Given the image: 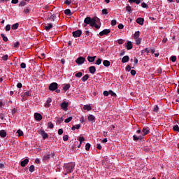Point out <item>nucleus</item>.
Wrapping results in <instances>:
<instances>
[{"label":"nucleus","mask_w":179,"mask_h":179,"mask_svg":"<svg viewBox=\"0 0 179 179\" xmlns=\"http://www.w3.org/2000/svg\"><path fill=\"white\" fill-rule=\"evenodd\" d=\"M118 44H124V41L123 39H119L117 40Z\"/></svg>","instance_id":"obj_55"},{"label":"nucleus","mask_w":179,"mask_h":179,"mask_svg":"<svg viewBox=\"0 0 179 179\" xmlns=\"http://www.w3.org/2000/svg\"><path fill=\"white\" fill-rule=\"evenodd\" d=\"M56 19L57 15L54 14L48 17V20H49L50 22H55Z\"/></svg>","instance_id":"obj_14"},{"label":"nucleus","mask_w":179,"mask_h":179,"mask_svg":"<svg viewBox=\"0 0 179 179\" xmlns=\"http://www.w3.org/2000/svg\"><path fill=\"white\" fill-rule=\"evenodd\" d=\"M89 74H86L85 75L83 78H82V80L83 82H86L87 80V79H89Z\"/></svg>","instance_id":"obj_29"},{"label":"nucleus","mask_w":179,"mask_h":179,"mask_svg":"<svg viewBox=\"0 0 179 179\" xmlns=\"http://www.w3.org/2000/svg\"><path fill=\"white\" fill-rule=\"evenodd\" d=\"M51 29H52V24H48L45 27V30H50Z\"/></svg>","instance_id":"obj_32"},{"label":"nucleus","mask_w":179,"mask_h":179,"mask_svg":"<svg viewBox=\"0 0 179 179\" xmlns=\"http://www.w3.org/2000/svg\"><path fill=\"white\" fill-rule=\"evenodd\" d=\"M69 89H71V85L70 84H66L63 87V90H64V92H66L67 90H69Z\"/></svg>","instance_id":"obj_22"},{"label":"nucleus","mask_w":179,"mask_h":179,"mask_svg":"<svg viewBox=\"0 0 179 179\" xmlns=\"http://www.w3.org/2000/svg\"><path fill=\"white\" fill-rule=\"evenodd\" d=\"M64 13H65V15H67V16H71V15H72V13L71 12V10L69 9L65 10Z\"/></svg>","instance_id":"obj_30"},{"label":"nucleus","mask_w":179,"mask_h":179,"mask_svg":"<svg viewBox=\"0 0 179 179\" xmlns=\"http://www.w3.org/2000/svg\"><path fill=\"white\" fill-rule=\"evenodd\" d=\"M80 128V124H76V126H73L71 129L72 131H75V129H79Z\"/></svg>","instance_id":"obj_31"},{"label":"nucleus","mask_w":179,"mask_h":179,"mask_svg":"<svg viewBox=\"0 0 179 179\" xmlns=\"http://www.w3.org/2000/svg\"><path fill=\"white\" fill-rule=\"evenodd\" d=\"M59 135H62L64 134V130L62 129H59L58 130Z\"/></svg>","instance_id":"obj_56"},{"label":"nucleus","mask_w":179,"mask_h":179,"mask_svg":"<svg viewBox=\"0 0 179 179\" xmlns=\"http://www.w3.org/2000/svg\"><path fill=\"white\" fill-rule=\"evenodd\" d=\"M68 106H69V103L64 101L61 103V108H62L64 111H68Z\"/></svg>","instance_id":"obj_6"},{"label":"nucleus","mask_w":179,"mask_h":179,"mask_svg":"<svg viewBox=\"0 0 179 179\" xmlns=\"http://www.w3.org/2000/svg\"><path fill=\"white\" fill-rule=\"evenodd\" d=\"M24 96H27V97H30V96H31V91H27L24 93Z\"/></svg>","instance_id":"obj_33"},{"label":"nucleus","mask_w":179,"mask_h":179,"mask_svg":"<svg viewBox=\"0 0 179 179\" xmlns=\"http://www.w3.org/2000/svg\"><path fill=\"white\" fill-rule=\"evenodd\" d=\"M103 60L101 59H98L96 61V65H100L101 64V62Z\"/></svg>","instance_id":"obj_45"},{"label":"nucleus","mask_w":179,"mask_h":179,"mask_svg":"<svg viewBox=\"0 0 179 179\" xmlns=\"http://www.w3.org/2000/svg\"><path fill=\"white\" fill-rule=\"evenodd\" d=\"M129 2L130 3H134V2L137 5H139V3H141V0H129Z\"/></svg>","instance_id":"obj_23"},{"label":"nucleus","mask_w":179,"mask_h":179,"mask_svg":"<svg viewBox=\"0 0 179 179\" xmlns=\"http://www.w3.org/2000/svg\"><path fill=\"white\" fill-rule=\"evenodd\" d=\"M1 36L2 37L3 41H6V42L8 41V37L5 36V34H1Z\"/></svg>","instance_id":"obj_37"},{"label":"nucleus","mask_w":179,"mask_h":179,"mask_svg":"<svg viewBox=\"0 0 179 179\" xmlns=\"http://www.w3.org/2000/svg\"><path fill=\"white\" fill-rule=\"evenodd\" d=\"M0 136H1V138H6V131L1 130L0 131Z\"/></svg>","instance_id":"obj_20"},{"label":"nucleus","mask_w":179,"mask_h":179,"mask_svg":"<svg viewBox=\"0 0 179 179\" xmlns=\"http://www.w3.org/2000/svg\"><path fill=\"white\" fill-rule=\"evenodd\" d=\"M85 150H90V143H87L85 145Z\"/></svg>","instance_id":"obj_48"},{"label":"nucleus","mask_w":179,"mask_h":179,"mask_svg":"<svg viewBox=\"0 0 179 179\" xmlns=\"http://www.w3.org/2000/svg\"><path fill=\"white\" fill-rule=\"evenodd\" d=\"M20 6H26V2L24 1H21L20 3Z\"/></svg>","instance_id":"obj_62"},{"label":"nucleus","mask_w":179,"mask_h":179,"mask_svg":"<svg viewBox=\"0 0 179 179\" xmlns=\"http://www.w3.org/2000/svg\"><path fill=\"white\" fill-rule=\"evenodd\" d=\"M139 36H141V32L139 31H137L135 32L134 37V38H139Z\"/></svg>","instance_id":"obj_26"},{"label":"nucleus","mask_w":179,"mask_h":179,"mask_svg":"<svg viewBox=\"0 0 179 179\" xmlns=\"http://www.w3.org/2000/svg\"><path fill=\"white\" fill-rule=\"evenodd\" d=\"M96 149H99V150H101V149H102L101 144L98 143L96 145Z\"/></svg>","instance_id":"obj_58"},{"label":"nucleus","mask_w":179,"mask_h":179,"mask_svg":"<svg viewBox=\"0 0 179 179\" xmlns=\"http://www.w3.org/2000/svg\"><path fill=\"white\" fill-rule=\"evenodd\" d=\"M29 163V159H25L23 161L21 162V166L22 167H26V165Z\"/></svg>","instance_id":"obj_15"},{"label":"nucleus","mask_w":179,"mask_h":179,"mask_svg":"<svg viewBox=\"0 0 179 179\" xmlns=\"http://www.w3.org/2000/svg\"><path fill=\"white\" fill-rule=\"evenodd\" d=\"M173 131H176L177 132H179V127H178V125H175L173 127Z\"/></svg>","instance_id":"obj_47"},{"label":"nucleus","mask_w":179,"mask_h":179,"mask_svg":"<svg viewBox=\"0 0 179 179\" xmlns=\"http://www.w3.org/2000/svg\"><path fill=\"white\" fill-rule=\"evenodd\" d=\"M103 65H104V66L108 67L110 66V61L108 60H104L103 62Z\"/></svg>","instance_id":"obj_25"},{"label":"nucleus","mask_w":179,"mask_h":179,"mask_svg":"<svg viewBox=\"0 0 179 179\" xmlns=\"http://www.w3.org/2000/svg\"><path fill=\"white\" fill-rule=\"evenodd\" d=\"M93 27H95V29H100V27H101L100 24H96V20H95V22L93 25Z\"/></svg>","instance_id":"obj_43"},{"label":"nucleus","mask_w":179,"mask_h":179,"mask_svg":"<svg viewBox=\"0 0 179 179\" xmlns=\"http://www.w3.org/2000/svg\"><path fill=\"white\" fill-rule=\"evenodd\" d=\"M79 142L80 143H82V142H85V137H80Z\"/></svg>","instance_id":"obj_54"},{"label":"nucleus","mask_w":179,"mask_h":179,"mask_svg":"<svg viewBox=\"0 0 179 179\" xmlns=\"http://www.w3.org/2000/svg\"><path fill=\"white\" fill-rule=\"evenodd\" d=\"M20 68H22V69H24L26 68V63H21Z\"/></svg>","instance_id":"obj_49"},{"label":"nucleus","mask_w":179,"mask_h":179,"mask_svg":"<svg viewBox=\"0 0 179 179\" xmlns=\"http://www.w3.org/2000/svg\"><path fill=\"white\" fill-rule=\"evenodd\" d=\"M135 41H136V45H139V44H141L142 40H141V38H134Z\"/></svg>","instance_id":"obj_27"},{"label":"nucleus","mask_w":179,"mask_h":179,"mask_svg":"<svg viewBox=\"0 0 179 179\" xmlns=\"http://www.w3.org/2000/svg\"><path fill=\"white\" fill-rule=\"evenodd\" d=\"M76 64L78 65H83V64H85V57H80L76 60Z\"/></svg>","instance_id":"obj_7"},{"label":"nucleus","mask_w":179,"mask_h":179,"mask_svg":"<svg viewBox=\"0 0 179 179\" xmlns=\"http://www.w3.org/2000/svg\"><path fill=\"white\" fill-rule=\"evenodd\" d=\"M20 45V43H19V42H15V43H14V47L15 48H17V47H19Z\"/></svg>","instance_id":"obj_52"},{"label":"nucleus","mask_w":179,"mask_h":179,"mask_svg":"<svg viewBox=\"0 0 179 179\" xmlns=\"http://www.w3.org/2000/svg\"><path fill=\"white\" fill-rule=\"evenodd\" d=\"M115 128V126H114V125H110V127H109V129H110V131H113V129H114Z\"/></svg>","instance_id":"obj_63"},{"label":"nucleus","mask_w":179,"mask_h":179,"mask_svg":"<svg viewBox=\"0 0 179 179\" xmlns=\"http://www.w3.org/2000/svg\"><path fill=\"white\" fill-rule=\"evenodd\" d=\"M89 71L90 72V73H92V75H94V73H96V67L94 66H90L89 67Z\"/></svg>","instance_id":"obj_13"},{"label":"nucleus","mask_w":179,"mask_h":179,"mask_svg":"<svg viewBox=\"0 0 179 179\" xmlns=\"http://www.w3.org/2000/svg\"><path fill=\"white\" fill-rule=\"evenodd\" d=\"M118 29H120V30H122V29H124V24H118Z\"/></svg>","instance_id":"obj_60"},{"label":"nucleus","mask_w":179,"mask_h":179,"mask_svg":"<svg viewBox=\"0 0 179 179\" xmlns=\"http://www.w3.org/2000/svg\"><path fill=\"white\" fill-rule=\"evenodd\" d=\"M34 118H35V120H36V121H41V120H43V116L41 115V114H40L38 113H35Z\"/></svg>","instance_id":"obj_9"},{"label":"nucleus","mask_w":179,"mask_h":179,"mask_svg":"<svg viewBox=\"0 0 179 179\" xmlns=\"http://www.w3.org/2000/svg\"><path fill=\"white\" fill-rule=\"evenodd\" d=\"M110 31V29H103L99 33V36H107Z\"/></svg>","instance_id":"obj_11"},{"label":"nucleus","mask_w":179,"mask_h":179,"mask_svg":"<svg viewBox=\"0 0 179 179\" xmlns=\"http://www.w3.org/2000/svg\"><path fill=\"white\" fill-rule=\"evenodd\" d=\"M115 24H117V20H113L111 21V26H115Z\"/></svg>","instance_id":"obj_51"},{"label":"nucleus","mask_w":179,"mask_h":179,"mask_svg":"<svg viewBox=\"0 0 179 179\" xmlns=\"http://www.w3.org/2000/svg\"><path fill=\"white\" fill-rule=\"evenodd\" d=\"M95 20H96V19L92 18L90 17H85L84 20L83 27H86V26H87V24H90V26H91V27H93V26H94Z\"/></svg>","instance_id":"obj_3"},{"label":"nucleus","mask_w":179,"mask_h":179,"mask_svg":"<svg viewBox=\"0 0 179 179\" xmlns=\"http://www.w3.org/2000/svg\"><path fill=\"white\" fill-rule=\"evenodd\" d=\"M82 36V30H77L73 32V36L75 38L80 37Z\"/></svg>","instance_id":"obj_8"},{"label":"nucleus","mask_w":179,"mask_h":179,"mask_svg":"<svg viewBox=\"0 0 179 179\" xmlns=\"http://www.w3.org/2000/svg\"><path fill=\"white\" fill-rule=\"evenodd\" d=\"M131 75H132L133 76H135V75H136V71L135 70H131Z\"/></svg>","instance_id":"obj_61"},{"label":"nucleus","mask_w":179,"mask_h":179,"mask_svg":"<svg viewBox=\"0 0 179 179\" xmlns=\"http://www.w3.org/2000/svg\"><path fill=\"white\" fill-rule=\"evenodd\" d=\"M83 108L87 110V111H90L92 110V106H90V105H85Z\"/></svg>","instance_id":"obj_24"},{"label":"nucleus","mask_w":179,"mask_h":179,"mask_svg":"<svg viewBox=\"0 0 179 179\" xmlns=\"http://www.w3.org/2000/svg\"><path fill=\"white\" fill-rule=\"evenodd\" d=\"M153 111H155V113H157V112L159 111V106L155 105V106H154Z\"/></svg>","instance_id":"obj_39"},{"label":"nucleus","mask_w":179,"mask_h":179,"mask_svg":"<svg viewBox=\"0 0 179 179\" xmlns=\"http://www.w3.org/2000/svg\"><path fill=\"white\" fill-rule=\"evenodd\" d=\"M96 59V56L92 57V56H88L87 57V61L90 62H94V60Z\"/></svg>","instance_id":"obj_21"},{"label":"nucleus","mask_w":179,"mask_h":179,"mask_svg":"<svg viewBox=\"0 0 179 179\" xmlns=\"http://www.w3.org/2000/svg\"><path fill=\"white\" fill-rule=\"evenodd\" d=\"M17 134H18V136H23V131L18 129L17 131Z\"/></svg>","instance_id":"obj_36"},{"label":"nucleus","mask_w":179,"mask_h":179,"mask_svg":"<svg viewBox=\"0 0 179 179\" xmlns=\"http://www.w3.org/2000/svg\"><path fill=\"white\" fill-rule=\"evenodd\" d=\"M80 122L81 124H83V122H85V117L82 116L80 118Z\"/></svg>","instance_id":"obj_57"},{"label":"nucleus","mask_w":179,"mask_h":179,"mask_svg":"<svg viewBox=\"0 0 179 179\" xmlns=\"http://www.w3.org/2000/svg\"><path fill=\"white\" fill-rule=\"evenodd\" d=\"M55 156V154L54 152L45 154L43 156V160L45 162H47L48 160H50V157H54Z\"/></svg>","instance_id":"obj_4"},{"label":"nucleus","mask_w":179,"mask_h":179,"mask_svg":"<svg viewBox=\"0 0 179 179\" xmlns=\"http://www.w3.org/2000/svg\"><path fill=\"white\" fill-rule=\"evenodd\" d=\"M68 139H69V136L68 135H65L63 136V141H64V142H66Z\"/></svg>","instance_id":"obj_46"},{"label":"nucleus","mask_w":179,"mask_h":179,"mask_svg":"<svg viewBox=\"0 0 179 179\" xmlns=\"http://www.w3.org/2000/svg\"><path fill=\"white\" fill-rule=\"evenodd\" d=\"M102 15H108V11H107V9L104 8L102 10Z\"/></svg>","instance_id":"obj_44"},{"label":"nucleus","mask_w":179,"mask_h":179,"mask_svg":"<svg viewBox=\"0 0 179 179\" xmlns=\"http://www.w3.org/2000/svg\"><path fill=\"white\" fill-rule=\"evenodd\" d=\"M108 94H109V91L108 92V91H104L103 92V96H108Z\"/></svg>","instance_id":"obj_64"},{"label":"nucleus","mask_w":179,"mask_h":179,"mask_svg":"<svg viewBox=\"0 0 179 179\" xmlns=\"http://www.w3.org/2000/svg\"><path fill=\"white\" fill-rule=\"evenodd\" d=\"M132 42L128 41L126 44V48L127 50H132Z\"/></svg>","instance_id":"obj_17"},{"label":"nucleus","mask_w":179,"mask_h":179,"mask_svg":"<svg viewBox=\"0 0 179 179\" xmlns=\"http://www.w3.org/2000/svg\"><path fill=\"white\" fill-rule=\"evenodd\" d=\"M149 131H150L149 127H144L142 131L141 129L137 130L136 134H138L140 135L138 136L134 135L133 136L134 141H142L144 136L148 135V134H149Z\"/></svg>","instance_id":"obj_1"},{"label":"nucleus","mask_w":179,"mask_h":179,"mask_svg":"<svg viewBox=\"0 0 179 179\" xmlns=\"http://www.w3.org/2000/svg\"><path fill=\"white\" fill-rule=\"evenodd\" d=\"M143 22H144V20L142 17H138L136 20V23H138V24H141V26H143Z\"/></svg>","instance_id":"obj_16"},{"label":"nucleus","mask_w":179,"mask_h":179,"mask_svg":"<svg viewBox=\"0 0 179 179\" xmlns=\"http://www.w3.org/2000/svg\"><path fill=\"white\" fill-rule=\"evenodd\" d=\"M82 76H83L82 72H78L75 75L76 78H82Z\"/></svg>","instance_id":"obj_38"},{"label":"nucleus","mask_w":179,"mask_h":179,"mask_svg":"<svg viewBox=\"0 0 179 179\" xmlns=\"http://www.w3.org/2000/svg\"><path fill=\"white\" fill-rule=\"evenodd\" d=\"M171 61H172V62H176V61H177V57L176 56H171Z\"/></svg>","instance_id":"obj_41"},{"label":"nucleus","mask_w":179,"mask_h":179,"mask_svg":"<svg viewBox=\"0 0 179 179\" xmlns=\"http://www.w3.org/2000/svg\"><path fill=\"white\" fill-rule=\"evenodd\" d=\"M39 134L41 135L43 139H47L48 138V134L44 130H41Z\"/></svg>","instance_id":"obj_10"},{"label":"nucleus","mask_w":179,"mask_h":179,"mask_svg":"<svg viewBox=\"0 0 179 179\" xmlns=\"http://www.w3.org/2000/svg\"><path fill=\"white\" fill-rule=\"evenodd\" d=\"M58 89V84L57 83H52L49 86V90L51 92H54V90H57Z\"/></svg>","instance_id":"obj_5"},{"label":"nucleus","mask_w":179,"mask_h":179,"mask_svg":"<svg viewBox=\"0 0 179 179\" xmlns=\"http://www.w3.org/2000/svg\"><path fill=\"white\" fill-rule=\"evenodd\" d=\"M8 55H3L2 57L3 61H8Z\"/></svg>","instance_id":"obj_50"},{"label":"nucleus","mask_w":179,"mask_h":179,"mask_svg":"<svg viewBox=\"0 0 179 179\" xmlns=\"http://www.w3.org/2000/svg\"><path fill=\"white\" fill-rule=\"evenodd\" d=\"M126 10H127V12H129V13H131V12H132V8H131L130 6H127L126 7Z\"/></svg>","instance_id":"obj_35"},{"label":"nucleus","mask_w":179,"mask_h":179,"mask_svg":"<svg viewBox=\"0 0 179 179\" xmlns=\"http://www.w3.org/2000/svg\"><path fill=\"white\" fill-rule=\"evenodd\" d=\"M71 121H72V117H69V118L66 119L64 120V122H66V124H68V122H71Z\"/></svg>","instance_id":"obj_40"},{"label":"nucleus","mask_w":179,"mask_h":179,"mask_svg":"<svg viewBox=\"0 0 179 179\" xmlns=\"http://www.w3.org/2000/svg\"><path fill=\"white\" fill-rule=\"evenodd\" d=\"M48 128H50V129L54 128V124H52V123L51 122H48Z\"/></svg>","instance_id":"obj_53"},{"label":"nucleus","mask_w":179,"mask_h":179,"mask_svg":"<svg viewBox=\"0 0 179 179\" xmlns=\"http://www.w3.org/2000/svg\"><path fill=\"white\" fill-rule=\"evenodd\" d=\"M87 120L90 122H94L96 121V117L93 115H88Z\"/></svg>","instance_id":"obj_12"},{"label":"nucleus","mask_w":179,"mask_h":179,"mask_svg":"<svg viewBox=\"0 0 179 179\" xmlns=\"http://www.w3.org/2000/svg\"><path fill=\"white\" fill-rule=\"evenodd\" d=\"M29 172L30 173H34V165H31L30 167H29Z\"/></svg>","instance_id":"obj_42"},{"label":"nucleus","mask_w":179,"mask_h":179,"mask_svg":"<svg viewBox=\"0 0 179 179\" xmlns=\"http://www.w3.org/2000/svg\"><path fill=\"white\" fill-rule=\"evenodd\" d=\"M128 61H129V56H124L122 59V62L123 64H125L126 62H128Z\"/></svg>","instance_id":"obj_19"},{"label":"nucleus","mask_w":179,"mask_h":179,"mask_svg":"<svg viewBox=\"0 0 179 179\" xmlns=\"http://www.w3.org/2000/svg\"><path fill=\"white\" fill-rule=\"evenodd\" d=\"M18 27H19V24L15 23V24H14L12 25L11 29H12L13 30H17V29Z\"/></svg>","instance_id":"obj_28"},{"label":"nucleus","mask_w":179,"mask_h":179,"mask_svg":"<svg viewBox=\"0 0 179 179\" xmlns=\"http://www.w3.org/2000/svg\"><path fill=\"white\" fill-rule=\"evenodd\" d=\"M109 94L112 96L113 97H115L117 96V94H115L113 90H109Z\"/></svg>","instance_id":"obj_34"},{"label":"nucleus","mask_w":179,"mask_h":179,"mask_svg":"<svg viewBox=\"0 0 179 179\" xmlns=\"http://www.w3.org/2000/svg\"><path fill=\"white\" fill-rule=\"evenodd\" d=\"M6 31H9V30H10V25L8 24L6 26Z\"/></svg>","instance_id":"obj_59"},{"label":"nucleus","mask_w":179,"mask_h":179,"mask_svg":"<svg viewBox=\"0 0 179 179\" xmlns=\"http://www.w3.org/2000/svg\"><path fill=\"white\" fill-rule=\"evenodd\" d=\"M51 101H52V99L48 98L45 103V107H46V108H48V107H50V103H51Z\"/></svg>","instance_id":"obj_18"},{"label":"nucleus","mask_w":179,"mask_h":179,"mask_svg":"<svg viewBox=\"0 0 179 179\" xmlns=\"http://www.w3.org/2000/svg\"><path fill=\"white\" fill-rule=\"evenodd\" d=\"M75 166L76 164L74 162L64 164V172L63 173V174L64 176H66L67 174H69V173H73V170H75Z\"/></svg>","instance_id":"obj_2"}]
</instances>
